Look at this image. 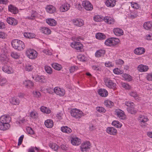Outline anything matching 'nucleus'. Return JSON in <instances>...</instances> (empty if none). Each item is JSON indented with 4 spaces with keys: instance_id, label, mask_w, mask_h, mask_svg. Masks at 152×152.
<instances>
[{
    "instance_id": "obj_4",
    "label": "nucleus",
    "mask_w": 152,
    "mask_h": 152,
    "mask_svg": "<svg viewBox=\"0 0 152 152\" xmlns=\"http://www.w3.org/2000/svg\"><path fill=\"white\" fill-rule=\"evenodd\" d=\"M27 57L31 59H34L37 58V51L33 49H28L26 52Z\"/></svg>"
},
{
    "instance_id": "obj_52",
    "label": "nucleus",
    "mask_w": 152,
    "mask_h": 152,
    "mask_svg": "<svg viewBox=\"0 0 152 152\" xmlns=\"http://www.w3.org/2000/svg\"><path fill=\"white\" fill-rule=\"evenodd\" d=\"M77 59L80 61H86V57L84 55H79L77 56Z\"/></svg>"
},
{
    "instance_id": "obj_43",
    "label": "nucleus",
    "mask_w": 152,
    "mask_h": 152,
    "mask_svg": "<svg viewBox=\"0 0 152 152\" xmlns=\"http://www.w3.org/2000/svg\"><path fill=\"white\" fill-rule=\"evenodd\" d=\"M112 125L118 128H120L122 126V124L119 121H113Z\"/></svg>"
},
{
    "instance_id": "obj_30",
    "label": "nucleus",
    "mask_w": 152,
    "mask_h": 152,
    "mask_svg": "<svg viewBox=\"0 0 152 152\" xmlns=\"http://www.w3.org/2000/svg\"><path fill=\"white\" fill-rule=\"evenodd\" d=\"M129 94L131 96L133 97L135 99L137 100H140V98L137 94L136 92L132 91L129 93Z\"/></svg>"
},
{
    "instance_id": "obj_29",
    "label": "nucleus",
    "mask_w": 152,
    "mask_h": 152,
    "mask_svg": "<svg viewBox=\"0 0 152 152\" xmlns=\"http://www.w3.org/2000/svg\"><path fill=\"white\" fill-rule=\"evenodd\" d=\"M99 94L101 96L105 97L108 94V92L104 89H100L98 91Z\"/></svg>"
},
{
    "instance_id": "obj_24",
    "label": "nucleus",
    "mask_w": 152,
    "mask_h": 152,
    "mask_svg": "<svg viewBox=\"0 0 152 152\" xmlns=\"http://www.w3.org/2000/svg\"><path fill=\"white\" fill-rule=\"evenodd\" d=\"M113 31L114 34L116 36H121L124 34L123 30L121 28H116L113 29Z\"/></svg>"
},
{
    "instance_id": "obj_2",
    "label": "nucleus",
    "mask_w": 152,
    "mask_h": 152,
    "mask_svg": "<svg viewBox=\"0 0 152 152\" xmlns=\"http://www.w3.org/2000/svg\"><path fill=\"white\" fill-rule=\"evenodd\" d=\"M11 44L14 49L18 50H23L25 47V45L23 42L17 39L13 40L12 41Z\"/></svg>"
},
{
    "instance_id": "obj_22",
    "label": "nucleus",
    "mask_w": 152,
    "mask_h": 152,
    "mask_svg": "<svg viewBox=\"0 0 152 152\" xmlns=\"http://www.w3.org/2000/svg\"><path fill=\"white\" fill-rule=\"evenodd\" d=\"M46 23L51 26H56L57 24L56 21L53 19L50 18L46 19Z\"/></svg>"
},
{
    "instance_id": "obj_58",
    "label": "nucleus",
    "mask_w": 152,
    "mask_h": 152,
    "mask_svg": "<svg viewBox=\"0 0 152 152\" xmlns=\"http://www.w3.org/2000/svg\"><path fill=\"white\" fill-rule=\"evenodd\" d=\"M96 110L100 113H105L106 110L103 107H96Z\"/></svg>"
},
{
    "instance_id": "obj_17",
    "label": "nucleus",
    "mask_w": 152,
    "mask_h": 152,
    "mask_svg": "<svg viewBox=\"0 0 152 152\" xmlns=\"http://www.w3.org/2000/svg\"><path fill=\"white\" fill-rule=\"evenodd\" d=\"M70 7V5L68 3H64L59 8L60 11L62 12L67 11L69 9Z\"/></svg>"
},
{
    "instance_id": "obj_1",
    "label": "nucleus",
    "mask_w": 152,
    "mask_h": 152,
    "mask_svg": "<svg viewBox=\"0 0 152 152\" xmlns=\"http://www.w3.org/2000/svg\"><path fill=\"white\" fill-rule=\"evenodd\" d=\"M11 121V117L8 115H4L0 117V130L5 131L10 127V124Z\"/></svg>"
},
{
    "instance_id": "obj_60",
    "label": "nucleus",
    "mask_w": 152,
    "mask_h": 152,
    "mask_svg": "<svg viewBox=\"0 0 152 152\" xmlns=\"http://www.w3.org/2000/svg\"><path fill=\"white\" fill-rule=\"evenodd\" d=\"M114 73L116 74H121L122 73V71L120 70L118 68H116L113 70Z\"/></svg>"
},
{
    "instance_id": "obj_54",
    "label": "nucleus",
    "mask_w": 152,
    "mask_h": 152,
    "mask_svg": "<svg viewBox=\"0 0 152 152\" xmlns=\"http://www.w3.org/2000/svg\"><path fill=\"white\" fill-rule=\"evenodd\" d=\"M30 116L33 118H36L38 117V114L35 111L31 112L30 114Z\"/></svg>"
},
{
    "instance_id": "obj_46",
    "label": "nucleus",
    "mask_w": 152,
    "mask_h": 152,
    "mask_svg": "<svg viewBox=\"0 0 152 152\" xmlns=\"http://www.w3.org/2000/svg\"><path fill=\"white\" fill-rule=\"evenodd\" d=\"M49 146L52 150L56 151L58 149V146L55 143H51L49 145Z\"/></svg>"
},
{
    "instance_id": "obj_61",
    "label": "nucleus",
    "mask_w": 152,
    "mask_h": 152,
    "mask_svg": "<svg viewBox=\"0 0 152 152\" xmlns=\"http://www.w3.org/2000/svg\"><path fill=\"white\" fill-rule=\"evenodd\" d=\"M7 82V81L5 79H0V85L1 86L4 85Z\"/></svg>"
},
{
    "instance_id": "obj_25",
    "label": "nucleus",
    "mask_w": 152,
    "mask_h": 152,
    "mask_svg": "<svg viewBox=\"0 0 152 152\" xmlns=\"http://www.w3.org/2000/svg\"><path fill=\"white\" fill-rule=\"evenodd\" d=\"M138 119L139 121L140 122L141 124L142 123H145L148 120L147 116L142 115H139Z\"/></svg>"
},
{
    "instance_id": "obj_23",
    "label": "nucleus",
    "mask_w": 152,
    "mask_h": 152,
    "mask_svg": "<svg viewBox=\"0 0 152 152\" xmlns=\"http://www.w3.org/2000/svg\"><path fill=\"white\" fill-rule=\"evenodd\" d=\"M7 21L9 24L12 25H16L18 23V22L17 20L15 19L12 17H9L7 18Z\"/></svg>"
},
{
    "instance_id": "obj_44",
    "label": "nucleus",
    "mask_w": 152,
    "mask_h": 152,
    "mask_svg": "<svg viewBox=\"0 0 152 152\" xmlns=\"http://www.w3.org/2000/svg\"><path fill=\"white\" fill-rule=\"evenodd\" d=\"M52 67L57 70H60L62 68L61 65L56 63H54L52 64Z\"/></svg>"
},
{
    "instance_id": "obj_62",
    "label": "nucleus",
    "mask_w": 152,
    "mask_h": 152,
    "mask_svg": "<svg viewBox=\"0 0 152 152\" xmlns=\"http://www.w3.org/2000/svg\"><path fill=\"white\" fill-rule=\"evenodd\" d=\"M116 63L117 65H121L124 64V61L121 59H119L116 61Z\"/></svg>"
},
{
    "instance_id": "obj_57",
    "label": "nucleus",
    "mask_w": 152,
    "mask_h": 152,
    "mask_svg": "<svg viewBox=\"0 0 152 152\" xmlns=\"http://www.w3.org/2000/svg\"><path fill=\"white\" fill-rule=\"evenodd\" d=\"M43 52L47 55H51L52 54V50L48 49H44L43 50Z\"/></svg>"
},
{
    "instance_id": "obj_59",
    "label": "nucleus",
    "mask_w": 152,
    "mask_h": 152,
    "mask_svg": "<svg viewBox=\"0 0 152 152\" xmlns=\"http://www.w3.org/2000/svg\"><path fill=\"white\" fill-rule=\"evenodd\" d=\"M124 78L126 80L128 81H130L132 80L131 77L129 75L127 74H124L123 75Z\"/></svg>"
},
{
    "instance_id": "obj_49",
    "label": "nucleus",
    "mask_w": 152,
    "mask_h": 152,
    "mask_svg": "<svg viewBox=\"0 0 152 152\" xmlns=\"http://www.w3.org/2000/svg\"><path fill=\"white\" fill-rule=\"evenodd\" d=\"M36 12L35 11L31 10V15L30 16H27L26 18L29 19H33L36 17Z\"/></svg>"
},
{
    "instance_id": "obj_53",
    "label": "nucleus",
    "mask_w": 152,
    "mask_h": 152,
    "mask_svg": "<svg viewBox=\"0 0 152 152\" xmlns=\"http://www.w3.org/2000/svg\"><path fill=\"white\" fill-rule=\"evenodd\" d=\"M78 69V67L77 66H73L70 67L69 69V71L70 73H73Z\"/></svg>"
},
{
    "instance_id": "obj_34",
    "label": "nucleus",
    "mask_w": 152,
    "mask_h": 152,
    "mask_svg": "<svg viewBox=\"0 0 152 152\" xmlns=\"http://www.w3.org/2000/svg\"><path fill=\"white\" fill-rule=\"evenodd\" d=\"M143 27L146 30L152 29V22L148 21L145 23Z\"/></svg>"
},
{
    "instance_id": "obj_31",
    "label": "nucleus",
    "mask_w": 152,
    "mask_h": 152,
    "mask_svg": "<svg viewBox=\"0 0 152 152\" xmlns=\"http://www.w3.org/2000/svg\"><path fill=\"white\" fill-rule=\"evenodd\" d=\"M46 9L47 11L50 13H53L55 12L56 11V8L52 5L47 6Z\"/></svg>"
},
{
    "instance_id": "obj_26",
    "label": "nucleus",
    "mask_w": 152,
    "mask_h": 152,
    "mask_svg": "<svg viewBox=\"0 0 152 152\" xmlns=\"http://www.w3.org/2000/svg\"><path fill=\"white\" fill-rule=\"evenodd\" d=\"M71 142L73 145H78L81 143V141L77 137H74L71 139Z\"/></svg>"
},
{
    "instance_id": "obj_63",
    "label": "nucleus",
    "mask_w": 152,
    "mask_h": 152,
    "mask_svg": "<svg viewBox=\"0 0 152 152\" xmlns=\"http://www.w3.org/2000/svg\"><path fill=\"white\" fill-rule=\"evenodd\" d=\"M26 130L28 134H34V132L31 127H28L27 128Z\"/></svg>"
},
{
    "instance_id": "obj_14",
    "label": "nucleus",
    "mask_w": 152,
    "mask_h": 152,
    "mask_svg": "<svg viewBox=\"0 0 152 152\" xmlns=\"http://www.w3.org/2000/svg\"><path fill=\"white\" fill-rule=\"evenodd\" d=\"M9 64H5L2 67V70L4 72L10 74L12 73L13 71L12 67L9 66Z\"/></svg>"
},
{
    "instance_id": "obj_50",
    "label": "nucleus",
    "mask_w": 152,
    "mask_h": 152,
    "mask_svg": "<svg viewBox=\"0 0 152 152\" xmlns=\"http://www.w3.org/2000/svg\"><path fill=\"white\" fill-rule=\"evenodd\" d=\"M121 86L126 89H130L131 88V86L128 84L125 83L121 82Z\"/></svg>"
},
{
    "instance_id": "obj_35",
    "label": "nucleus",
    "mask_w": 152,
    "mask_h": 152,
    "mask_svg": "<svg viewBox=\"0 0 152 152\" xmlns=\"http://www.w3.org/2000/svg\"><path fill=\"white\" fill-rule=\"evenodd\" d=\"M45 124L47 128H51L53 126V122L52 120L48 119L45 121Z\"/></svg>"
},
{
    "instance_id": "obj_45",
    "label": "nucleus",
    "mask_w": 152,
    "mask_h": 152,
    "mask_svg": "<svg viewBox=\"0 0 152 152\" xmlns=\"http://www.w3.org/2000/svg\"><path fill=\"white\" fill-rule=\"evenodd\" d=\"M137 12L134 11L131 12L129 15V17L132 19H133L137 18L138 16Z\"/></svg>"
},
{
    "instance_id": "obj_41",
    "label": "nucleus",
    "mask_w": 152,
    "mask_h": 152,
    "mask_svg": "<svg viewBox=\"0 0 152 152\" xmlns=\"http://www.w3.org/2000/svg\"><path fill=\"white\" fill-rule=\"evenodd\" d=\"M34 68L32 64H26L25 66V69L26 71L30 72Z\"/></svg>"
},
{
    "instance_id": "obj_6",
    "label": "nucleus",
    "mask_w": 152,
    "mask_h": 152,
    "mask_svg": "<svg viewBox=\"0 0 152 152\" xmlns=\"http://www.w3.org/2000/svg\"><path fill=\"white\" fill-rule=\"evenodd\" d=\"M118 42L119 40L118 39L110 38L107 39L104 43L105 45L107 46H111L115 45Z\"/></svg>"
},
{
    "instance_id": "obj_33",
    "label": "nucleus",
    "mask_w": 152,
    "mask_h": 152,
    "mask_svg": "<svg viewBox=\"0 0 152 152\" xmlns=\"http://www.w3.org/2000/svg\"><path fill=\"white\" fill-rule=\"evenodd\" d=\"M41 32L46 34H50L51 31L50 30L46 27H42L40 29Z\"/></svg>"
},
{
    "instance_id": "obj_20",
    "label": "nucleus",
    "mask_w": 152,
    "mask_h": 152,
    "mask_svg": "<svg viewBox=\"0 0 152 152\" xmlns=\"http://www.w3.org/2000/svg\"><path fill=\"white\" fill-rule=\"evenodd\" d=\"M145 51V49L143 48L139 47L135 49L134 51V52L135 54L139 55L143 54Z\"/></svg>"
},
{
    "instance_id": "obj_19",
    "label": "nucleus",
    "mask_w": 152,
    "mask_h": 152,
    "mask_svg": "<svg viewBox=\"0 0 152 152\" xmlns=\"http://www.w3.org/2000/svg\"><path fill=\"white\" fill-rule=\"evenodd\" d=\"M106 132L110 134L115 135L117 133V131L113 127H108L106 129Z\"/></svg>"
},
{
    "instance_id": "obj_10",
    "label": "nucleus",
    "mask_w": 152,
    "mask_h": 152,
    "mask_svg": "<svg viewBox=\"0 0 152 152\" xmlns=\"http://www.w3.org/2000/svg\"><path fill=\"white\" fill-rule=\"evenodd\" d=\"M54 92L57 95L62 96L65 94V91L63 88L56 87L54 88Z\"/></svg>"
},
{
    "instance_id": "obj_5",
    "label": "nucleus",
    "mask_w": 152,
    "mask_h": 152,
    "mask_svg": "<svg viewBox=\"0 0 152 152\" xmlns=\"http://www.w3.org/2000/svg\"><path fill=\"white\" fill-rule=\"evenodd\" d=\"M2 50L4 51V53L3 54H1L0 56V61L2 62L4 64H10L9 62V59L7 56L6 53L7 52V50L6 48L3 49Z\"/></svg>"
},
{
    "instance_id": "obj_21",
    "label": "nucleus",
    "mask_w": 152,
    "mask_h": 152,
    "mask_svg": "<svg viewBox=\"0 0 152 152\" xmlns=\"http://www.w3.org/2000/svg\"><path fill=\"white\" fill-rule=\"evenodd\" d=\"M103 20L105 22L109 24H113L115 22L113 18L108 16H105L103 18Z\"/></svg>"
},
{
    "instance_id": "obj_51",
    "label": "nucleus",
    "mask_w": 152,
    "mask_h": 152,
    "mask_svg": "<svg viewBox=\"0 0 152 152\" xmlns=\"http://www.w3.org/2000/svg\"><path fill=\"white\" fill-rule=\"evenodd\" d=\"M45 71L49 74H51L52 72V69L49 66H45Z\"/></svg>"
},
{
    "instance_id": "obj_13",
    "label": "nucleus",
    "mask_w": 152,
    "mask_h": 152,
    "mask_svg": "<svg viewBox=\"0 0 152 152\" xmlns=\"http://www.w3.org/2000/svg\"><path fill=\"white\" fill-rule=\"evenodd\" d=\"M91 144L89 141H86L82 143L80 146L81 151L83 152L86 151L90 148Z\"/></svg>"
},
{
    "instance_id": "obj_56",
    "label": "nucleus",
    "mask_w": 152,
    "mask_h": 152,
    "mask_svg": "<svg viewBox=\"0 0 152 152\" xmlns=\"http://www.w3.org/2000/svg\"><path fill=\"white\" fill-rule=\"evenodd\" d=\"M11 57L15 58H18L20 57L19 55L16 52H12L11 53Z\"/></svg>"
},
{
    "instance_id": "obj_28",
    "label": "nucleus",
    "mask_w": 152,
    "mask_h": 152,
    "mask_svg": "<svg viewBox=\"0 0 152 152\" xmlns=\"http://www.w3.org/2000/svg\"><path fill=\"white\" fill-rule=\"evenodd\" d=\"M8 10L14 14H16L18 12L17 8L12 5L9 6Z\"/></svg>"
},
{
    "instance_id": "obj_64",
    "label": "nucleus",
    "mask_w": 152,
    "mask_h": 152,
    "mask_svg": "<svg viewBox=\"0 0 152 152\" xmlns=\"http://www.w3.org/2000/svg\"><path fill=\"white\" fill-rule=\"evenodd\" d=\"M75 7L77 8L79 10H81L82 7L80 4L79 3L77 2L75 5Z\"/></svg>"
},
{
    "instance_id": "obj_48",
    "label": "nucleus",
    "mask_w": 152,
    "mask_h": 152,
    "mask_svg": "<svg viewBox=\"0 0 152 152\" xmlns=\"http://www.w3.org/2000/svg\"><path fill=\"white\" fill-rule=\"evenodd\" d=\"M103 17L99 15H95L94 17V20L97 22L101 21L103 19Z\"/></svg>"
},
{
    "instance_id": "obj_36",
    "label": "nucleus",
    "mask_w": 152,
    "mask_h": 152,
    "mask_svg": "<svg viewBox=\"0 0 152 152\" xmlns=\"http://www.w3.org/2000/svg\"><path fill=\"white\" fill-rule=\"evenodd\" d=\"M61 130L63 132L69 134L71 132L72 130L67 126H63L61 127Z\"/></svg>"
},
{
    "instance_id": "obj_12",
    "label": "nucleus",
    "mask_w": 152,
    "mask_h": 152,
    "mask_svg": "<svg viewBox=\"0 0 152 152\" xmlns=\"http://www.w3.org/2000/svg\"><path fill=\"white\" fill-rule=\"evenodd\" d=\"M82 5L86 10H91L93 9V5L88 1H83Z\"/></svg>"
},
{
    "instance_id": "obj_18",
    "label": "nucleus",
    "mask_w": 152,
    "mask_h": 152,
    "mask_svg": "<svg viewBox=\"0 0 152 152\" xmlns=\"http://www.w3.org/2000/svg\"><path fill=\"white\" fill-rule=\"evenodd\" d=\"M137 69L140 72H146L149 69V67L147 66L141 64L138 66Z\"/></svg>"
},
{
    "instance_id": "obj_32",
    "label": "nucleus",
    "mask_w": 152,
    "mask_h": 152,
    "mask_svg": "<svg viewBox=\"0 0 152 152\" xmlns=\"http://www.w3.org/2000/svg\"><path fill=\"white\" fill-rule=\"evenodd\" d=\"M23 84L27 88H31L34 86V83L30 80H25L23 82Z\"/></svg>"
},
{
    "instance_id": "obj_47",
    "label": "nucleus",
    "mask_w": 152,
    "mask_h": 152,
    "mask_svg": "<svg viewBox=\"0 0 152 152\" xmlns=\"http://www.w3.org/2000/svg\"><path fill=\"white\" fill-rule=\"evenodd\" d=\"M104 104L107 107H111L113 105V103L109 100H106L104 102Z\"/></svg>"
},
{
    "instance_id": "obj_3",
    "label": "nucleus",
    "mask_w": 152,
    "mask_h": 152,
    "mask_svg": "<svg viewBox=\"0 0 152 152\" xmlns=\"http://www.w3.org/2000/svg\"><path fill=\"white\" fill-rule=\"evenodd\" d=\"M71 115L76 119L80 118L84 115L82 112L76 109H72L71 112Z\"/></svg>"
},
{
    "instance_id": "obj_8",
    "label": "nucleus",
    "mask_w": 152,
    "mask_h": 152,
    "mask_svg": "<svg viewBox=\"0 0 152 152\" xmlns=\"http://www.w3.org/2000/svg\"><path fill=\"white\" fill-rule=\"evenodd\" d=\"M71 21L75 26L77 27H81L84 24V21L80 18L73 19Z\"/></svg>"
},
{
    "instance_id": "obj_16",
    "label": "nucleus",
    "mask_w": 152,
    "mask_h": 152,
    "mask_svg": "<svg viewBox=\"0 0 152 152\" xmlns=\"http://www.w3.org/2000/svg\"><path fill=\"white\" fill-rule=\"evenodd\" d=\"M32 77L36 82L43 83L45 82V77L42 75H36L35 76H32Z\"/></svg>"
},
{
    "instance_id": "obj_37",
    "label": "nucleus",
    "mask_w": 152,
    "mask_h": 152,
    "mask_svg": "<svg viewBox=\"0 0 152 152\" xmlns=\"http://www.w3.org/2000/svg\"><path fill=\"white\" fill-rule=\"evenodd\" d=\"M96 37L97 39L102 40L105 39L106 36L103 33H98L96 34Z\"/></svg>"
},
{
    "instance_id": "obj_42",
    "label": "nucleus",
    "mask_w": 152,
    "mask_h": 152,
    "mask_svg": "<svg viewBox=\"0 0 152 152\" xmlns=\"http://www.w3.org/2000/svg\"><path fill=\"white\" fill-rule=\"evenodd\" d=\"M40 109L42 112L48 114L51 112L50 110L49 109L44 106H42Z\"/></svg>"
},
{
    "instance_id": "obj_39",
    "label": "nucleus",
    "mask_w": 152,
    "mask_h": 152,
    "mask_svg": "<svg viewBox=\"0 0 152 152\" xmlns=\"http://www.w3.org/2000/svg\"><path fill=\"white\" fill-rule=\"evenodd\" d=\"M23 35L25 37L29 39H32L35 37L34 34L29 32L24 33Z\"/></svg>"
},
{
    "instance_id": "obj_9",
    "label": "nucleus",
    "mask_w": 152,
    "mask_h": 152,
    "mask_svg": "<svg viewBox=\"0 0 152 152\" xmlns=\"http://www.w3.org/2000/svg\"><path fill=\"white\" fill-rule=\"evenodd\" d=\"M125 104L128 107L127 109L128 112L131 114L133 113L134 108V103L131 101H128L125 102Z\"/></svg>"
},
{
    "instance_id": "obj_11",
    "label": "nucleus",
    "mask_w": 152,
    "mask_h": 152,
    "mask_svg": "<svg viewBox=\"0 0 152 152\" xmlns=\"http://www.w3.org/2000/svg\"><path fill=\"white\" fill-rule=\"evenodd\" d=\"M104 82L106 86L110 88L115 89L116 88V84L109 78H107L104 80Z\"/></svg>"
},
{
    "instance_id": "obj_15",
    "label": "nucleus",
    "mask_w": 152,
    "mask_h": 152,
    "mask_svg": "<svg viewBox=\"0 0 152 152\" xmlns=\"http://www.w3.org/2000/svg\"><path fill=\"white\" fill-rule=\"evenodd\" d=\"M70 45L72 47L77 50H80L83 48L82 44L80 42H74L71 43Z\"/></svg>"
},
{
    "instance_id": "obj_55",
    "label": "nucleus",
    "mask_w": 152,
    "mask_h": 152,
    "mask_svg": "<svg viewBox=\"0 0 152 152\" xmlns=\"http://www.w3.org/2000/svg\"><path fill=\"white\" fill-rule=\"evenodd\" d=\"M131 4L132 7L134 8L138 9L140 7L139 5L136 3L132 2L131 3Z\"/></svg>"
},
{
    "instance_id": "obj_27",
    "label": "nucleus",
    "mask_w": 152,
    "mask_h": 152,
    "mask_svg": "<svg viewBox=\"0 0 152 152\" xmlns=\"http://www.w3.org/2000/svg\"><path fill=\"white\" fill-rule=\"evenodd\" d=\"M105 50H104L100 49L97 50L95 53V56L99 58L103 57L105 53Z\"/></svg>"
},
{
    "instance_id": "obj_40",
    "label": "nucleus",
    "mask_w": 152,
    "mask_h": 152,
    "mask_svg": "<svg viewBox=\"0 0 152 152\" xmlns=\"http://www.w3.org/2000/svg\"><path fill=\"white\" fill-rule=\"evenodd\" d=\"M20 100L15 97H13L10 102L11 104L15 105H19L20 103Z\"/></svg>"
},
{
    "instance_id": "obj_38",
    "label": "nucleus",
    "mask_w": 152,
    "mask_h": 152,
    "mask_svg": "<svg viewBox=\"0 0 152 152\" xmlns=\"http://www.w3.org/2000/svg\"><path fill=\"white\" fill-rule=\"evenodd\" d=\"M115 1H106L105 4L108 7H113L115 5Z\"/></svg>"
},
{
    "instance_id": "obj_7",
    "label": "nucleus",
    "mask_w": 152,
    "mask_h": 152,
    "mask_svg": "<svg viewBox=\"0 0 152 152\" xmlns=\"http://www.w3.org/2000/svg\"><path fill=\"white\" fill-rule=\"evenodd\" d=\"M115 114L120 119L124 120L126 118L124 112L120 109H116L115 111Z\"/></svg>"
}]
</instances>
